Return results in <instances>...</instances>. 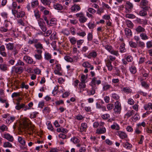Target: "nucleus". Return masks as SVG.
Listing matches in <instances>:
<instances>
[{
	"mask_svg": "<svg viewBox=\"0 0 152 152\" xmlns=\"http://www.w3.org/2000/svg\"><path fill=\"white\" fill-rule=\"evenodd\" d=\"M104 47L111 54L116 56H119L118 51V50H114L111 46L106 45L104 46Z\"/></svg>",
	"mask_w": 152,
	"mask_h": 152,
	"instance_id": "obj_1",
	"label": "nucleus"
},
{
	"mask_svg": "<svg viewBox=\"0 0 152 152\" xmlns=\"http://www.w3.org/2000/svg\"><path fill=\"white\" fill-rule=\"evenodd\" d=\"M148 1L147 0H141L140 2V7L143 9L148 10L150 8Z\"/></svg>",
	"mask_w": 152,
	"mask_h": 152,
	"instance_id": "obj_2",
	"label": "nucleus"
},
{
	"mask_svg": "<svg viewBox=\"0 0 152 152\" xmlns=\"http://www.w3.org/2000/svg\"><path fill=\"white\" fill-rule=\"evenodd\" d=\"M34 129L33 127L29 126L28 124L27 123H24L23 125L21 126L20 128V130L21 132L28 130H31L33 131Z\"/></svg>",
	"mask_w": 152,
	"mask_h": 152,
	"instance_id": "obj_3",
	"label": "nucleus"
},
{
	"mask_svg": "<svg viewBox=\"0 0 152 152\" xmlns=\"http://www.w3.org/2000/svg\"><path fill=\"white\" fill-rule=\"evenodd\" d=\"M121 104L119 101H117L115 103V108L114 111L115 113H120L121 110Z\"/></svg>",
	"mask_w": 152,
	"mask_h": 152,
	"instance_id": "obj_4",
	"label": "nucleus"
},
{
	"mask_svg": "<svg viewBox=\"0 0 152 152\" xmlns=\"http://www.w3.org/2000/svg\"><path fill=\"white\" fill-rule=\"evenodd\" d=\"M6 49L4 46L2 45L0 46V54L3 57H6L7 56V54L5 51Z\"/></svg>",
	"mask_w": 152,
	"mask_h": 152,
	"instance_id": "obj_5",
	"label": "nucleus"
},
{
	"mask_svg": "<svg viewBox=\"0 0 152 152\" xmlns=\"http://www.w3.org/2000/svg\"><path fill=\"white\" fill-rule=\"evenodd\" d=\"M34 46L37 49V52L39 54H41L42 53V50L43 48L42 45L39 43H38L35 44Z\"/></svg>",
	"mask_w": 152,
	"mask_h": 152,
	"instance_id": "obj_6",
	"label": "nucleus"
},
{
	"mask_svg": "<svg viewBox=\"0 0 152 152\" xmlns=\"http://www.w3.org/2000/svg\"><path fill=\"white\" fill-rule=\"evenodd\" d=\"M91 86H92L91 89L89 90H87L88 94L89 96L94 95L96 91V86L91 85Z\"/></svg>",
	"mask_w": 152,
	"mask_h": 152,
	"instance_id": "obj_7",
	"label": "nucleus"
},
{
	"mask_svg": "<svg viewBox=\"0 0 152 152\" xmlns=\"http://www.w3.org/2000/svg\"><path fill=\"white\" fill-rule=\"evenodd\" d=\"M23 60L26 63L29 64H32L33 61L32 58L27 55L23 56Z\"/></svg>",
	"mask_w": 152,
	"mask_h": 152,
	"instance_id": "obj_8",
	"label": "nucleus"
},
{
	"mask_svg": "<svg viewBox=\"0 0 152 152\" xmlns=\"http://www.w3.org/2000/svg\"><path fill=\"white\" fill-rule=\"evenodd\" d=\"M79 86L78 89L79 90V93H82L83 91L85 90L84 88L86 86L85 83L80 82L79 84Z\"/></svg>",
	"mask_w": 152,
	"mask_h": 152,
	"instance_id": "obj_9",
	"label": "nucleus"
},
{
	"mask_svg": "<svg viewBox=\"0 0 152 152\" xmlns=\"http://www.w3.org/2000/svg\"><path fill=\"white\" fill-rule=\"evenodd\" d=\"M18 142L22 145H26V142L24 138L18 136Z\"/></svg>",
	"mask_w": 152,
	"mask_h": 152,
	"instance_id": "obj_10",
	"label": "nucleus"
},
{
	"mask_svg": "<svg viewBox=\"0 0 152 152\" xmlns=\"http://www.w3.org/2000/svg\"><path fill=\"white\" fill-rule=\"evenodd\" d=\"M4 137L8 141L10 142H13L14 138L13 136L9 133L4 134Z\"/></svg>",
	"mask_w": 152,
	"mask_h": 152,
	"instance_id": "obj_11",
	"label": "nucleus"
},
{
	"mask_svg": "<svg viewBox=\"0 0 152 152\" xmlns=\"http://www.w3.org/2000/svg\"><path fill=\"white\" fill-rule=\"evenodd\" d=\"M106 129L105 127L99 128L96 130V133L98 134H101L105 133Z\"/></svg>",
	"mask_w": 152,
	"mask_h": 152,
	"instance_id": "obj_12",
	"label": "nucleus"
},
{
	"mask_svg": "<svg viewBox=\"0 0 152 152\" xmlns=\"http://www.w3.org/2000/svg\"><path fill=\"white\" fill-rule=\"evenodd\" d=\"M118 133L120 137L122 139H125L127 137V135L124 132L119 131L118 132Z\"/></svg>",
	"mask_w": 152,
	"mask_h": 152,
	"instance_id": "obj_13",
	"label": "nucleus"
},
{
	"mask_svg": "<svg viewBox=\"0 0 152 152\" xmlns=\"http://www.w3.org/2000/svg\"><path fill=\"white\" fill-rule=\"evenodd\" d=\"M15 118L14 116H11L9 115L7 119L6 120V123L7 124H10L13 122L15 120Z\"/></svg>",
	"mask_w": 152,
	"mask_h": 152,
	"instance_id": "obj_14",
	"label": "nucleus"
},
{
	"mask_svg": "<svg viewBox=\"0 0 152 152\" xmlns=\"http://www.w3.org/2000/svg\"><path fill=\"white\" fill-rule=\"evenodd\" d=\"M82 66L85 68H90V69L91 70H92L94 69L93 66L91 65V64L88 62H85L83 63L82 64Z\"/></svg>",
	"mask_w": 152,
	"mask_h": 152,
	"instance_id": "obj_15",
	"label": "nucleus"
},
{
	"mask_svg": "<svg viewBox=\"0 0 152 152\" xmlns=\"http://www.w3.org/2000/svg\"><path fill=\"white\" fill-rule=\"evenodd\" d=\"M97 56V54L96 51H93L90 53L87 56V57L88 58H95Z\"/></svg>",
	"mask_w": 152,
	"mask_h": 152,
	"instance_id": "obj_16",
	"label": "nucleus"
},
{
	"mask_svg": "<svg viewBox=\"0 0 152 152\" xmlns=\"http://www.w3.org/2000/svg\"><path fill=\"white\" fill-rule=\"evenodd\" d=\"M80 10V7L79 5L74 4L71 7V10L73 12H77Z\"/></svg>",
	"mask_w": 152,
	"mask_h": 152,
	"instance_id": "obj_17",
	"label": "nucleus"
},
{
	"mask_svg": "<svg viewBox=\"0 0 152 152\" xmlns=\"http://www.w3.org/2000/svg\"><path fill=\"white\" fill-rule=\"evenodd\" d=\"M7 49L8 50H13L14 47V44L13 43H9L5 44Z\"/></svg>",
	"mask_w": 152,
	"mask_h": 152,
	"instance_id": "obj_18",
	"label": "nucleus"
},
{
	"mask_svg": "<svg viewBox=\"0 0 152 152\" xmlns=\"http://www.w3.org/2000/svg\"><path fill=\"white\" fill-rule=\"evenodd\" d=\"M87 127V124L86 123H82L81 124L80 127V131L83 132L85 131Z\"/></svg>",
	"mask_w": 152,
	"mask_h": 152,
	"instance_id": "obj_19",
	"label": "nucleus"
},
{
	"mask_svg": "<svg viewBox=\"0 0 152 152\" xmlns=\"http://www.w3.org/2000/svg\"><path fill=\"white\" fill-rule=\"evenodd\" d=\"M25 106V104H20L19 102H18L16 104L15 108L17 110H19L21 108H23Z\"/></svg>",
	"mask_w": 152,
	"mask_h": 152,
	"instance_id": "obj_20",
	"label": "nucleus"
},
{
	"mask_svg": "<svg viewBox=\"0 0 152 152\" xmlns=\"http://www.w3.org/2000/svg\"><path fill=\"white\" fill-rule=\"evenodd\" d=\"M136 31L138 33L144 32L145 31V30L144 28L142 27L141 26H139L135 29Z\"/></svg>",
	"mask_w": 152,
	"mask_h": 152,
	"instance_id": "obj_21",
	"label": "nucleus"
},
{
	"mask_svg": "<svg viewBox=\"0 0 152 152\" xmlns=\"http://www.w3.org/2000/svg\"><path fill=\"white\" fill-rule=\"evenodd\" d=\"M70 141L73 143L75 144H77V143H79L80 142L79 139L76 137H73L71 138Z\"/></svg>",
	"mask_w": 152,
	"mask_h": 152,
	"instance_id": "obj_22",
	"label": "nucleus"
},
{
	"mask_svg": "<svg viewBox=\"0 0 152 152\" xmlns=\"http://www.w3.org/2000/svg\"><path fill=\"white\" fill-rule=\"evenodd\" d=\"M54 8L58 10H61L63 8V7L61 4L56 3L53 5Z\"/></svg>",
	"mask_w": 152,
	"mask_h": 152,
	"instance_id": "obj_23",
	"label": "nucleus"
},
{
	"mask_svg": "<svg viewBox=\"0 0 152 152\" xmlns=\"http://www.w3.org/2000/svg\"><path fill=\"white\" fill-rule=\"evenodd\" d=\"M125 34L127 36L130 37L132 35V32L131 30L128 28H126L124 29Z\"/></svg>",
	"mask_w": 152,
	"mask_h": 152,
	"instance_id": "obj_24",
	"label": "nucleus"
},
{
	"mask_svg": "<svg viewBox=\"0 0 152 152\" xmlns=\"http://www.w3.org/2000/svg\"><path fill=\"white\" fill-rule=\"evenodd\" d=\"M106 66L107 67L109 71H111L113 69V66L111 64V62L109 61H107L106 62Z\"/></svg>",
	"mask_w": 152,
	"mask_h": 152,
	"instance_id": "obj_25",
	"label": "nucleus"
},
{
	"mask_svg": "<svg viewBox=\"0 0 152 152\" xmlns=\"http://www.w3.org/2000/svg\"><path fill=\"white\" fill-rule=\"evenodd\" d=\"M56 23V19L55 18H52L48 21V24H47V25L51 26L55 25Z\"/></svg>",
	"mask_w": 152,
	"mask_h": 152,
	"instance_id": "obj_26",
	"label": "nucleus"
},
{
	"mask_svg": "<svg viewBox=\"0 0 152 152\" xmlns=\"http://www.w3.org/2000/svg\"><path fill=\"white\" fill-rule=\"evenodd\" d=\"M144 108L145 110H152V104L151 103H149L147 104H145Z\"/></svg>",
	"mask_w": 152,
	"mask_h": 152,
	"instance_id": "obj_27",
	"label": "nucleus"
},
{
	"mask_svg": "<svg viewBox=\"0 0 152 152\" xmlns=\"http://www.w3.org/2000/svg\"><path fill=\"white\" fill-rule=\"evenodd\" d=\"M56 131L58 132H62L64 134H66L68 132V131L66 129L63 127L57 128Z\"/></svg>",
	"mask_w": 152,
	"mask_h": 152,
	"instance_id": "obj_28",
	"label": "nucleus"
},
{
	"mask_svg": "<svg viewBox=\"0 0 152 152\" xmlns=\"http://www.w3.org/2000/svg\"><path fill=\"white\" fill-rule=\"evenodd\" d=\"M134 111L133 110H129L127 112L126 114L125 115V117L128 118L131 116L132 115L134 114Z\"/></svg>",
	"mask_w": 152,
	"mask_h": 152,
	"instance_id": "obj_29",
	"label": "nucleus"
},
{
	"mask_svg": "<svg viewBox=\"0 0 152 152\" xmlns=\"http://www.w3.org/2000/svg\"><path fill=\"white\" fill-rule=\"evenodd\" d=\"M111 128L112 129H115L116 130H118L120 129L119 126L116 123H114L111 126Z\"/></svg>",
	"mask_w": 152,
	"mask_h": 152,
	"instance_id": "obj_30",
	"label": "nucleus"
},
{
	"mask_svg": "<svg viewBox=\"0 0 152 152\" xmlns=\"http://www.w3.org/2000/svg\"><path fill=\"white\" fill-rule=\"evenodd\" d=\"M140 37L141 39L143 40H146L148 39V37L146 34L145 33H142L140 34Z\"/></svg>",
	"mask_w": 152,
	"mask_h": 152,
	"instance_id": "obj_31",
	"label": "nucleus"
},
{
	"mask_svg": "<svg viewBox=\"0 0 152 152\" xmlns=\"http://www.w3.org/2000/svg\"><path fill=\"white\" fill-rule=\"evenodd\" d=\"M25 14V13L23 11H20L18 12L17 14V17L18 18H23V17Z\"/></svg>",
	"mask_w": 152,
	"mask_h": 152,
	"instance_id": "obj_32",
	"label": "nucleus"
},
{
	"mask_svg": "<svg viewBox=\"0 0 152 152\" xmlns=\"http://www.w3.org/2000/svg\"><path fill=\"white\" fill-rule=\"evenodd\" d=\"M147 10L142 9L139 12V15L140 16H145L147 15L146 11Z\"/></svg>",
	"mask_w": 152,
	"mask_h": 152,
	"instance_id": "obj_33",
	"label": "nucleus"
},
{
	"mask_svg": "<svg viewBox=\"0 0 152 152\" xmlns=\"http://www.w3.org/2000/svg\"><path fill=\"white\" fill-rule=\"evenodd\" d=\"M111 87V85L108 84H105L103 85L102 89L103 91H106L109 89Z\"/></svg>",
	"mask_w": 152,
	"mask_h": 152,
	"instance_id": "obj_34",
	"label": "nucleus"
},
{
	"mask_svg": "<svg viewBox=\"0 0 152 152\" xmlns=\"http://www.w3.org/2000/svg\"><path fill=\"white\" fill-rule=\"evenodd\" d=\"M51 55L49 53L46 52L44 54L45 58L47 60H49L51 58Z\"/></svg>",
	"mask_w": 152,
	"mask_h": 152,
	"instance_id": "obj_35",
	"label": "nucleus"
},
{
	"mask_svg": "<svg viewBox=\"0 0 152 152\" xmlns=\"http://www.w3.org/2000/svg\"><path fill=\"white\" fill-rule=\"evenodd\" d=\"M125 44L123 43L120 46V52L121 53H122L126 52V50L125 48Z\"/></svg>",
	"mask_w": 152,
	"mask_h": 152,
	"instance_id": "obj_36",
	"label": "nucleus"
},
{
	"mask_svg": "<svg viewBox=\"0 0 152 152\" xmlns=\"http://www.w3.org/2000/svg\"><path fill=\"white\" fill-rule=\"evenodd\" d=\"M7 65L5 64H0V69L1 70L3 71H5L7 69Z\"/></svg>",
	"mask_w": 152,
	"mask_h": 152,
	"instance_id": "obj_37",
	"label": "nucleus"
},
{
	"mask_svg": "<svg viewBox=\"0 0 152 152\" xmlns=\"http://www.w3.org/2000/svg\"><path fill=\"white\" fill-rule=\"evenodd\" d=\"M123 146L124 148L128 149H130L132 147V145L130 143L128 142L124 143Z\"/></svg>",
	"mask_w": 152,
	"mask_h": 152,
	"instance_id": "obj_38",
	"label": "nucleus"
},
{
	"mask_svg": "<svg viewBox=\"0 0 152 152\" xmlns=\"http://www.w3.org/2000/svg\"><path fill=\"white\" fill-rule=\"evenodd\" d=\"M126 24L127 26L130 28H132L133 27L134 24L133 23L129 20H127L126 21Z\"/></svg>",
	"mask_w": 152,
	"mask_h": 152,
	"instance_id": "obj_39",
	"label": "nucleus"
},
{
	"mask_svg": "<svg viewBox=\"0 0 152 152\" xmlns=\"http://www.w3.org/2000/svg\"><path fill=\"white\" fill-rule=\"evenodd\" d=\"M64 59L67 62L72 63L73 62V59L69 56H65L64 57Z\"/></svg>",
	"mask_w": 152,
	"mask_h": 152,
	"instance_id": "obj_40",
	"label": "nucleus"
},
{
	"mask_svg": "<svg viewBox=\"0 0 152 152\" xmlns=\"http://www.w3.org/2000/svg\"><path fill=\"white\" fill-rule=\"evenodd\" d=\"M87 20V18L84 16V15L82 17L80 18H79V20L81 23H84L86 22Z\"/></svg>",
	"mask_w": 152,
	"mask_h": 152,
	"instance_id": "obj_41",
	"label": "nucleus"
},
{
	"mask_svg": "<svg viewBox=\"0 0 152 152\" xmlns=\"http://www.w3.org/2000/svg\"><path fill=\"white\" fill-rule=\"evenodd\" d=\"M69 41L70 43L72 45H75L77 42V40L74 37H69Z\"/></svg>",
	"mask_w": 152,
	"mask_h": 152,
	"instance_id": "obj_42",
	"label": "nucleus"
},
{
	"mask_svg": "<svg viewBox=\"0 0 152 152\" xmlns=\"http://www.w3.org/2000/svg\"><path fill=\"white\" fill-rule=\"evenodd\" d=\"M42 3L45 5H49L51 2L50 0H41Z\"/></svg>",
	"mask_w": 152,
	"mask_h": 152,
	"instance_id": "obj_43",
	"label": "nucleus"
},
{
	"mask_svg": "<svg viewBox=\"0 0 152 152\" xmlns=\"http://www.w3.org/2000/svg\"><path fill=\"white\" fill-rule=\"evenodd\" d=\"M111 95L112 97L116 100H118L120 99L119 96L115 93H113Z\"/></svg>",
	"mask_w": 152,
	"mask_h": 152,
	"instance_id": "obj_44",
	"label": "nucleus"
},
{
	"mask_svg": "<svg viewBox=\"0 0 152 152\" xmlns=\"http://www.w3.org/2000/svg\"><path fill=\"white\" fill-rule=\"evenodd\" d=\"M39 4V3L38 0H35L31 2V5L32 7H34L37 6Z\"/></svg>",
	"mask_w": 152,
	"mask_h": 152,
	"instance_id": "obj_45",
	"label": "nucleus"
},
{
	"mask_svg": "<svg viewBox=\"0 0 152 152\" xmlns=\"http://www.w3.org/2000/svg\"><path fill=\"white\" fill-rule=\"evenodd\" d=\"M130 71L131 73L134 74L137 72V70L136 67L134 66H132L129 68Z\"/></svg>",
	"mask_w": 152,
	"mask_h": 152,
	"instance_id": "obj_46",
	"label": "nucleus"
},
{
	"mask_svg": "<svg viewBox=\"0 0 152 152\" xmlns=\"http://www.w3.org/2000/svg\"><path fill=\"white\" fill-rule=\"evenodd\" d=\"M34 16L37 19H39L40 17V14L39 11L37 10L34 11Z\"/></svg>",
	"mask_w": 152,
	"mask_h": 152,
	"instance_id": "obj_47",
	"label": "nucleus"
},
{
	"mask_svg": "<svg viewBox=\"0 0 152 152\" xmlns=\"http://www.w3.org/2000/svg\"><path fill=\"white\" fill-rule=\"evenodd\" d=\"M23 68L22 67H18L15 68V72L16 73H21L23 72Z\"/></svg>",
	"mask_w": 152,
	"mask_h": 152,
	"instance_id": "obj_48",
	"label": "nucleus"
},
{
	"mask_svg": "<svg viewBox=\"0 0 152 152\" xmlns=\"http://www.w3.org/2000/svg\"><path fill=\"white\" fill-rule=\"evenodd\" d=\"M122 91L125 93H129L131 92L132 90L130 88L126 87L124 88Z\"/></svg>",
	"mask_w": 152,
	"mask_h": 152,
	"instance_id": "obj_49",
	"label": "nucleus"
},
{
	"mask_svg": "<svg viewBox=\"0 0 152 152\" xmlns=\"http://www.w3.org/2000/svg\"><path fill=\"white\" fill-rule=\"evenodd\" d=\"M3 146L5 148H12V144L9 142H6L4 143Z\"/></svg>",
	"mask_w": 152,
	"mask_h": 152,
	"instance_id": "obj_50",
	"label": "nucleus"
},
{
	"mask_svg": "<svg viewBox=\"0 0 152 152\" xmlns=\"http://www.w3.org/2000/svg\"><path fill=\"white\" fill-rule=\"evenodd\" d=\"M48 128V129L50 130L51 131H53V127L52 126V125L50 121H48L47 123Z\"/></svg>",
	"mask_w": 152,
	"mask_h": 152,
	"instance_id": "obj_51",
	"label": "nucleus"
},
{
	"mask_svg": "<svg viewBox=\"0 0 152 152\" xmlns=\"http://www.w3.org/2000/svg\"><path fill=\"white\" fill-rule=\"evenodd\" d=\"M126 4L127 6L129 9H132L133 7V4L129 1H126Z\"/></svg>",
	"mask_w": 152,
	"mask_h": 152,
	"instance_id": "obj_52",
	"label": "nucleus"
},
{
	"mask_svg": "<svg viewBox=\"0 0 152 152\" xmlns=\"http://www.w3.org/2000/svg\"><path fill=\"white\" fill-rule=\"evenodd\" d=\"M129 44L130 46L132 48H136L137 47V45L136 43L132 41H129Z\"/></svg>",
	"mask_w": 152,
	"mask_h": 152,
	"instance_id": "obj_53",
	"label": "nucleus"
},
{
	"mask_svg": "<svg viewBox=\"0 0 152 152\" xmlns=\"http://www.w3.org/2000/svg\"><path fill=\"white\" fill-rule=\"evenodd\" d=\"M56 32L53 33L50 36V38L51 39H57V36Z\"/></svg>",
	"mask_w": 152,
	"mask_h": 152,
	"instance_id": "obj_54",
	"label": "nucleus"
},
{
	"mask_svg": "<svg viewBox=\"0 0 152 152\" xmlns=\"http://www.w3.org/2000/svg\"><path fill=\"white\" fill-rule=\"evenodd\" d=\"M7 127L4 124L0 126V129L2 131L4 132L5 131H7Z\"/></svg>",
	"mask_w": 152,
	"mask_h": 152,
	"instance_id": "obj_55",
	"label": "nucleus"
},
{
	"mask_svg": "<svg viewBox=\"0 0 152 152\" xmlns=\"http://www.w3.org/2000/svg\"><path fill=\"white\" fill-rule=\"evenodd\" d=\"M38 23L39 26H42V25L45 24V23L44 22L43 19L40 18L38 20Z\"/></svg>",
	"mask_w": 152,
	"mask_h": 152,
	"instance_id": "obj_56",
	"label": "nucleus"
},
{
	"mask_svg": "<svg viewBox=\"0 0 152 152\" xmlns=\"http://www.w3.org/2000/svg\"><path fill=\"white\" fill-rule=\"evenodd\" d=\"M88 26L89 29H93L96 27V25L94 23L90 22L88 23Z\"/></svg>",
	"mask_w": 152,
	"mask_h": 152,
	"instance_id": "obj_57",
	"label": "nucleus"
},
{
	"mask_svg": "<svg viewBox=\"0 0 152 152\" xmlns=\"http://www.w3.org/2000/svg\"><path fill=\"white\" fill-rule=\"evenodd\" d=\"M93 35L91 33H89L88 34L87 39L88 41H91L93 39Z\"/></svg>",
	"mask_w": 152,
	"mask_h": 152,
	"instance_id": "obj_58",
	"label": "nucleus"
},
{
	"mask_svg": "<svg viewBox=\"0 0 152 152\" xmlns=\"http://www.w3.org/2000/svg\"><path fill=\"white\" fill-rule=\"evenodd\" d=\"M138 43L139 46L141 48H143L145 47V44L143 42L140 41Z\"/></svg>",
	"mask_w": 152,
	"mask_h": 152,
	"instance_id": "obj_59",
	"label": "nucleus"
},
{
	"mask_svg": "<svg viewBox=\"0 0 152 152\" xmlns=\"http://www.w3.org/2000/svg\"><path fill=\"white\" fill-rule=\"evenodd\" d=\"M141 84L142 86L146 88H148L149 87L148 85L145 81L142 82Z\"/></svg>",
	"mask_w": 152,
	"mask_h": 152,
	"instance_id": "obj_60",
	"label": "nucleus"
},
{
	"mask_svg": "<svg viewBox=\"0 0 152 152\" xmlns=\"http://www.w3.org/2000/svg\"><path fill=\"white\" fill-rule=\"evenodd\" d=\"M38 114L37 112H33L30 115V117L31 118H34L36 117V115Z\"/></svg>",
	"mask_w": 152,
	"mask_h": 152,
	"instance_id": "obj_61",
	"label": "nucleus"
},
{
	"mask_svg": "<svg viewBox=\"0 0 152 152\" xmlns=\"http://www.w3.org/2000/svg\"><path fill=\"white\" fill-rule=\"evenodd\" d=\"M107 107L108 110H111L114 107V105L113 104L109 103L107 105Z\"/></svg>",
	"mask_w": 152,
	"mask_h": 152,
	"instance_id": "obj_62",
	"label": "nucleus"
},
{
	"mask_svg": "<svg viewBox=\"0 0 152 152\" xmlns=\"http://www.w3.org/2000/svg\"><path fill=\"white\" fill-rule=\"evenodd\" d=\"M140 118V117L137 114H135L134 116L132 117V119L133 121H136L139 119Z\"/></svg>",
	"mask_w": 152,
	"mask_h": 152,
	"instance_id": "obj_63",
	"label": "nucleus"
},
{
	"mask_svg": "<svg viewBox=\"0 0 152 152\" xmlns=\"http://www.w3.org/2000/svg\"><path fill=\"white\" fill-rule=\"evenodd\" d=\"M146 47L147 48H150L152 47V42L151 41H148L146 43Z\"/></svg>",
	"mask_w": 152,
	"mask_h": 152,
	"instance_id": "obj_64",
	"label": "nucleus"
}]
</instances>
